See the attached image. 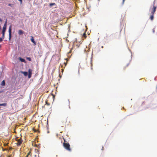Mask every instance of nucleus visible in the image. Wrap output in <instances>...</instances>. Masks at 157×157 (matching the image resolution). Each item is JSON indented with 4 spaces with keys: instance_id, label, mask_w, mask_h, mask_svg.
Masks as SVG:
<instances>
[{
    "instance_id": "obj_15",
    "label": "nucleus",
    "mask_w": 157,
    "mask_h": 157,
    "mask_svg": "<svg viewBox=\"0 0 157 157\" xmlns=\"http://www.w3.org/2000/svg\"><path fill=\"white\" fill-rule=\"evenodd\" d=\"M9 32V40H10V27H9L8 30Z\"/></svg>"
},
{
    "instance_id": "obj_4",
    "label": "nucleus",
    "mask_w": 157,
    "mask_h": 157,
    "mask_svg": "<svg viewBox=\"0 0 157 157\" xmlns=\"http://www.w3.org/2000/svg\"><path fill=\"white\" fill-rule=\"evenodd\" d=\"M87 64L88 65V66H90L91 67V70L93 69L92 68V60L91 59H90L89 60L88 62H87Z\"/></svg>"
},
{
    "instance_id": "obj_21",
    "label": "nucleus",
    "mask_w": 157,
    "mask_h": 157,
    "mask_svg": "<svg viewBox=\"0 0 157 157\" xmlns=\"http://www.w3.org/2000/svg\"><path fill=\"white\" fill-rule=\"evenodd\" d=\"M30 152H29L28 153V154H27V156H28L29 155H30Z\"/></svg>"
},
{
    "instance_id": "obj_22",
    "label": "nucleus",
    "mask_w": 157,
    "mask_h": 157,
    "mask_svg": "<svg viewBox=\"0 0 157 157\" xmlns=\"http://www.w3.org/2000/svg\"><path fill=\"white\" fill-rule=\"evenodd\" d=\"M125 0H123V1H122V4L123 5L124 4V1H125Z\"/></svg>"
},
{
    "instance_id": "obj_17",
    "label": "nucleus",
    "mask_w": 157,
    "mask_h": 157,
    "mask_svg": "<svg viewBox=\"0 0 157 157\" xmlns=\"http://www.w3.org/2000/svg\"><path fill=\"white\" fill-rule=\"evenodd\" d=\"M55 3H50V6H53V5H55Z\"/></svg>"
},
{
    "instance_id": "obj_3",
    "label": "nucleus",
    "mask_w": 157,
    "mask_h": 157,
    "mask_svg": "<svg viewBox=\"0 0 157 157\" xmlns=\"http://www.w3.org/2000/svg\"><path fill=\"white\" fill-rule=\"evenodd\" d=\"M23 141L22 140L21 138H20L18 139L17 140V142L16 143L17 145L18 146H19L21 145Z\"/></svg>"
},
{
    "instance_id": "obj_8",
    "label": "nucleus",
    "mask_w": 157,
    "mask_h": 157,
    "mask_svg": "<svg viewBox=\"0 0 157 157\" xmlns=\"http://www.w3.org/2000/svg\"><path fill=\"white\" fill-rule=\"evenodd\" d=\"M21 72L25 76H26L28 75V73L27 72L25 71H21Z\"/></svg>"
},
{
    "instance_id": "obj_7",
    "label": "nucleus",
    "mask_w": 157,
    "mask_h": 157,
    "mask_svg": "<svg viewBox=\"0 0 157 157\" xmlns=\"http://www.w3.org/2000/svg\"><path fill=\"white\" fill-rule=\"evenodd\" d=\"M31 40L32 42H33L34 44V45H36V42L34 40V39L33 38V36H31Z\"/></svg>"
},
{
    "instance_id": "obj_27",
    "label": "nucleus",
    "mask_w": 157,
    "mask_h": 157,
    "mask_svg": "<svg viewBox=\"0 0 157 157\" xmlns=\"http://www.w3.org/2000/svg\"><path fill=\"white\" fill-rule=\"evenodd\" d=\"M1 26H0V31L1 30Z\"/></svg>"
},
{
    "instance_id": "obj_12",
    "label": "nucleus",
    "mask_w": 157,
    "mask_h": 157,
    "mask_svg": "<svg viewBox=\"0 0 157 157\" xmlns=\"http://www.w3.org/2000/svg\"><path fill=\"white\" fill-rule=\"evenodd\" d=\"M1 85L2 86H4L5 85V82L4 80H3L1 82Z\"/></svg>"
},
{
    "instance_id": "obj_2",
    "label": "nucleus",
    "mask_w": 157,
    "mask_h": 157,
    "mask_svg": "<svg viewBox=\"0 0 157 157\" xmlns=\"http://www.w3.org/2000/svg\"><path fill=\"white\" fill-rule=\"evenodd\" d=\"M63 138L64 140V142L63 144V146L64 148L69 151H71V149L70 148V145L68 143H66V141L64 138Z\"/></svg>"
},
{
    "instance_id": "obj_1",
    "label": "nucleus",
    "mask_w": 157,
    "mask_h": 157,
    "mask_svg": "<svg viewBox=\"0 0 157 157\" xmlns=\"http://www.w3.org/2000/svg\"><path fill=\"white\" fill-rule=\"evenodd\" d=\"M155 1H154L153 4V7L151 10V15L150 17V19L151 21H152L154 19V14L155 13V12L156 9L157 8V6H156L155 5Z\"/></svg>"
},
{
    "instance_id": "obj_11",
    "label": "nucleus",
    "mask_w": 157,
    "mask_h": 157,
    "mask_svg": "<svg viewBox=\"0 0 157 157\" xmlns=\"http://www.w3.org/2000/svg\"><path fill=\"white\" fill-rule=\"evenodd\" d=\"M23 33V31L22 30H20L18 31V34L19 35L22 34Z\"/></svg>"
},
{
    "instance_id": "obj_29",
    "label": "nucleus",
    "mask_w": 157,
    "mask_h": 157,
    "mask_svg": "<svg viewBox=\"0 0 157 157\" xmlns=\"http://www.w3.org/2000/svg\"><path fill=\"white\" fill-rule=\"evenodd\" d=\"M128 64H127V66H127V67H128Z\"/></svg>"
},
{
    "instance_id": "obj_5",
    "label": "nucleus",
    "mask_w": 157,
    "mask_h": 157,
    "mask_svg": "<svg viewBox=\"0 0 157 157\" xmlns=\"http://www.w3.org/2000/svg\"><path fill=\"white\" fill-rule=\"evenodd\" d=\"M6 22L5 23V24H4V26L3 27L2 32H5L6 29Z\"/></svg>"
},
{
    "instance_id": "obj_18",
    "label": "nucleus",
    "mask_w": 157,
    "mask_h": 157,
    "mask_svg": "<svg viewBox=\"0 0 157 157\" xmlns=\"http://www.w3.org/2000/svg\"><path fill=\"white\" fill-rule=\"evenodd\" d=\"M32 75L30 74L28 75V78H29L31 77Z\"/></svg>"
},
{
    "instance_id": "obj_9",
    "label": "nucleus",
    "mask_w": 157,
    "mask_h": 157,
    "mask_svg": "<svg viewBox=\"0 0 157 157\" xmlns=\"http://www.w3.org/2000/svg\"><path fill=\"white\" fill-rule=\"evenodd\" d=\"M19 59L21 62H24L25 63H26V61L25 59L21 57L19 58Z\"/></svg>"
},
{
    "instance_id": "obj_23",
    "label": "nucleus",
    "mask_w": 157,
    "mask_h": 157,
    "mask_svg": "<svg viewBox=\"0 0 157 157\" xmlns=\"http://www.w3.org/2000/svg\"><path fill=\"white\" fill-rule=\"evenodd\" d=\"M155 29H153L152 31L153 33H154L155 32Z\"/></svg>"
},
{
    "instance_id": "obj_26",
    "label": "nucleus",
    "mask_w": 157,
    "mask_h": 157,
    "mask_svg": "<svg viewBox=\"0 0 157 157\" xmlns=\"http://www.w3.org/2000/svg\"><path fill=\"white\" fill-rule=\"evenodd\" d=\"M10 38H11V29H10Z\"/></svg>"
},
{
    "instance_id": "obj_20",
    "label": "nucleus",
    "mask_w": 157,
    "mask_h": 157,
    "mask_svg": "<svg viewBox=\"0 0 157 157\" xmlns=\"http://www.w3.org/2000/svg\"><path fill=\"white\" fill-rule=\"evenodd\" d=\"M20 2L21 4L22 3V0H18Z\"/></svg>"
},
{
    "instance_id": "obj_13",
    "label": "nucleus",
    "mask_w": 157,
    "mask_h": 157,
    "mask_svg": "<svg viewBox=\"0 0 157 157\" xmlns=\"http://www.w3.org/2000/svg\"><path fill=\"white\" fill-rule=\"evenodd\" d=\"M6 103H2V104H0V106H6Z\"/></svg>"
},
{
    "instance_id": "obj_10",
    "label": "nucleus",
    "mask_w": 157,
    "mask_h": 157,
    "mask_svg": "<svg viewBox=\"0 0 157 157\" xmlns=\"http://www.w3.org/2000/svg\"><path fill=\"white\" fill-rule=\"evenodd\" d=\"M32 70L30 69H29L28 70L29 74L31 75L32 74Z\"/></svg>"
},
{
    "instance_id": "obj_30",
    "label": "nucleus",
    "mask_w": 157,
    "mask_h": 157,
    "mask_svg": "<svg viewBox=\"0 0 157 157\" xmlns=\"http://www.w3.org/2000/svg\"><path fill=\"white\" fill-rule=\"evenodd\" d=\"M10 150L12 149L11 147H10Z\"/></svg>"
},
{
    "instance_id": "obj_14",
    "label": "nucleus",
    "mask_w": 157,
    "mask_h": 157,
    "mask_svg": "<svg viewBox=\"0 0 157 157\" xmlns=\"http://www.w3.org/2000/svg\"><path fill=\"white\" fill-rule=\"evenodd\" d=\"M26 59L29 61H31V59L29 57H27Z\"/></svg>"
},
{
    "instance_id": "obj_6",
    "label": "nucleus",
    "mask_w": 157,
    "mask_h": 157,
    "mask_svg": "<svg viewBox=\"0 0 157 157\" xmlns=\"http://www.w3.org/2000/svg\"><path fill=\"white\" fill-rule=\"evenodd\" d=\"M80 44L77 43V42H76V43L74 42V45L75 46H76V48H79L80 45Z\"/></svg>"
},
{
    "instance_id": "obj_32",
    "label": "nucleus",
    "mask_w": 157,
    "mask_h": 157,
    "mask_svg": "<svg viewBox=\"0 0 157 157\" xmlns=\"http://www.w3.org/2000/svg\"><path fill=\"white\" fill-rule=\"evenodd\" d=\"M48 133H49V132H48Z\"/></svg>"
},
{
    "instance_id": "obj_31",
    "label": "nucleus",
    "mask_w": 157,
    "mask_h": 157,
    "mask_svg": "<svg viewBox=\"0 0 157 157\" xmlns=\"http://www.w3.org/2000/svg\"><path fill=\"white\" fill-rule=\"evenodd\" d=\"M101 48H103V46H102V47H101Z\"/></svg>"
},
{
    "instance_id": "obj_16",
    "label": "nucleus",
    "mask_w": 157,
    "mask_h": 157,
    "mask_svg": "<svg viewBox=\"0 0 157 157\" xmlns=\"http://www.w3.org/2000/svg\"><path fill=\"white\" fill-rule=\"evenodd\" d=\"M3 39H4V36L5 32H2Z\"/></svg>"
},
{
    "instance_id": "obj_25",
    "label": "nucleus",
    "mask_w": 157,
    "mask_h": 157,
    "mask_svg": "<svg viewBox=\"0 0 157 157\" xmlns=\"http://www.w3.org/2000/svg\"><path fill=\"white\" fill-rule=\"evenodd\" d=\"M0 21L1 22L2 21V20L1 18H0Z\"/></svg>"
},
{
    "instance_id": "obj_28",
    "label": "nucleus",
    "mask_w": 157,
    "mask_h": 157,
    "mask_svg": "<svg viewBox=\"0 0 157 157\" xmlns=\"http://www.w3.org/2000/svg\"><path fill=\"white\" fill-rule=\"evenodd\" d=\"M8 5H9V6H10V4H8Z\"/></svg>"
},
{
    "instance_id": "obj_19",
    "label": "nucleus",
    "mask_w": 157,
    "mask_h": 157,
    "mask_svg": "<svg viewBox=\"0 0 157 157\" xmlns=\"http://www.w3.org/2000/svg\"><path fill=\"white\" fill-rule=\"evenodd\" d=\"M3 40V38H0V42H1Z\"/></svg>"
},
{
    "instance_id": "obj_24",
    "label": "nucleus",
    "mask_w": 157,
    "mask_h": 157,
    "mask_svg": "<svg viewBox=\"0 0 157 157\" xmlns=\"http://www.w3.org/2000/svg\"><path fill=\"white\" fill-rule=\"evenodd\" d=\"M46 104H47L48 105H50L49 103H48L47 102H46Z\"/></svg>"
}]
</instances>
